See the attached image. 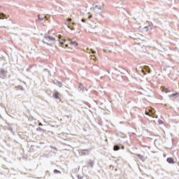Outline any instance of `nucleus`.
Returning <instances> with one entry per match:
<instances>
[{"instance_id":"72a5a7b5","label":"nucleus","mask_w":179,"mask_h":179,"mask_svg":"<svg viewBox=\"0 0 179 179\" xmlns=\"http://www.w3.org/2000/svg\"><path fill=\"white\" fill-rule=\"evenodd\" d=\"M66 47H68V44H66Z\"/></svg>"},{"instance_id":"393cba45","label":"nucleus","mask_w":179,"mask_h":179,"mask_svg":"<svg viewBox=\"0 0 179 179\" xmlns=\"http://www.w3.org/2000/svg\"><path fill=\"white\" fill-rule=\"evenodd\" d=\"M38 17H39V20H44V17H41V16H39Z\"/></svg>"},{"instance_id":"a878e982","label":"nucleus","mask_w":179,"mask_h":179,"mask_svg":"<svg viewBox=\"0 0 179 179\" xmlns=\"http://www.w3.org/2000/svg\"><path fill=\"white\" fill-rule=\"evenodd\" d=\"M162 92H164L165 93H167V89L163 88Z\"/></svg>"},{"instance_id":"cd10ccee","label":"nucleus","mask_w":179,"mask_h":179,"mask_svg":"<svg viewBox=\"0 0 179 179\" xmlns=\"http://www.w3.org/2000/svg\"><path fill=\"white\" fill-rule=\"evenodd\" d=\"M164 71H170V67H167V68L164 69Z\"/></svg>"},{"instance_id":"f3484780","label":"nucleus","mask_w":179,"mask_h":179,"mask_svg":"<svg viewBox=\"0 0 179 179\" xmlns=\"http://www.w3.org/2000/svg\"><path fill=\"white\" fill-rule=\"evenodd\" d=\"M88 163L90 166V167H92V169H93V166H94V162L93 161H90Z\"/></svg>"},{"instance_id":"7c9ffc66","label":"nucleus","mask_w":179,"mask_h":179,"mask_svg":"<svg viewBox=\"0 0 179 179\" xmlns=\"http://www.w3.org/2000/svg\"><path fill=\"white\" fill-rule=\"evenodd\" d=\"M159 124H162V123H163V121L159 120Z\"/></svg>"},{"instance_id":"7ed1b4c3","label":"nucleus","mask_w":179,"mask_h":179,"mask_svg":"<svg viewBox=\"0 0 179 179\" xmlns=\"http://www.w3.org/2000/svg\"><path fill=\"white\" fill-rule=\"evenodd\" d=\"M94 12L96 15H101V13H103V6L95 4L94 6Z\"/></svg>"},{"instance_id":"dca6fc26","label":"nucleus","mask_w":179,"mask_h":179,"mask_svg":"<svg viewBox=\"0 0 179 179\" xmlns=\"http://www.w3.org/2000/svg\"><path fill=\"white\" fill-rule=\"evenodd\" d=\"M137 156L140 159V160H142V162H145V157H143V156L141 155H138Z\"/></svg>"},{"instance_id":"9d476101","label":"nucleus","mask_w":179,"mask_h":179,"mask_svg":"<svg viewBox=\"0 0 179 179\" xmlns=\"http://www.w3.org/2000/svg\"><path fill=\"white\" fill-rule=\"evenodd\" d=\"M87 155H89V150H81V156H87Z\"/></svg>"},{"instance_id":"c756f323","label":"nucleus","mask_w":179,"mask_h":179,"mask_svg":"<svg viewBox=\"0 0 179 179\" xmlns=\"http://www.w3.org/2000/svg\"><path fill=\"white\" fill-rule=\"evenodd\" d=\"M91 51H92V54H96V52L94 51L93 50H91Z\"/></svg>"},{"instance_id":"423d86ee","label":"nucleus","mask_w":179,"mask_h":179,"mask_svg":"<svg viewBox=\"0 0 179 179\" xmlns=\"http://www.w3.org/2000/svg\"><path fill=\"white\" fill-rule=\"evenodd\" d=\"M134 48L136 51H140L141 52H143L146 48L145 45H142L140 43H137L134 45Z\"/></svg>"},{"instance_id":"f8f14e48","label":"nucleus","mask_w":179,"mask_h":179,"mask_svg":"<svg viewBox=\"0 0 179 179\" xmlns=\"http://www.w3.org/2000/svg\"><path fill=\"white\" fill-rule=\"evenodd\" d=\"M99 90L100 93H101V94H102L103 96H105V94H106V90H104V88L100 87L99 88Z\"/></svg>"},{"instance_id":"4468645a","label":"nucleus","mask_w":179,"mask_h":179,"mask_svg":"<svg viewBox=\"0 0 179 179\" xmlns=\"http://www.w3.org/2000/svg\"><path fill=\"white\" fill-rule=\"evenodd\" d=\"M53 97H54L55 99H57V100H59V93L55 92V93L53 94Z\"/></svg>"},{"instance_id":"c85d7f7f","label":"nucleus","mask_w":179,"mask_h":179,"mask_svg":"<svg viewBox=\"0 0 179 179\" xmlns=\"http://www.w3.org/2000/svg\"><path fill=\"white\" fill-rule=\"evenodd\" d=\"M148 29H149V27H145L144 28V29H145L146 31H148Z\"/></svg>"},{"instance_id":"f704fd0d","label":"nucleus","mask_w":179,"mask_h":179,"mask_svg":"<svg viewBox=\"0 0 179 179\" xmlns=\"http://www.w3.org/2000/svg\"><path fill=\"white\" fill-rule=\"evenodd\" d=\"M167 73H170V72H168Z\"/></svg>"},{"instance_id":"39448f33","label":"nucleus","mask_w":179,"mask_h":179,"mask_svg":"<svg viewBox=\"0 0 179 179\" xmlns=\"http://www.w3.org/2000/svg\"><path fill=\"white\" fill-rule=\"evenodd\" d=\"M145 115H148L149 117H152L153 118L156 117V115H155V109L152 108H148L146 109Z\"/></svg>"},{"instance_id":"4be33fe9","label":"nucleus","mask_w":179,"mask_h":179,"mask_svg":"<svg viewBox=\"0 0 179 179\" xmlns=\"http://www.w3.org/2000/svg\"><path fill=\"white\" fill-rule=\"evenodd\" d=\"M137 19H140V20H143L142 14H141L140 16Z\"/></svg>"},{"instance_id":"f257e3e1","label":"nucleus","mask_w":179,"mask_h":179,"mask_svg":"<svg viewBox=\"0 0 179 179\" xmlns=\"http://www.w3.org/2000/svg\"><path fill=\"white\" fill-rule=\"evenodd\" d=\"M90 19H92V15H89L88 19L87 20L83 18L81 22L83 23L86 22L89 24L91 28L90 31H92V33H101V31H103L101 26L99 23H96L93 21H89Z\"/></svg>"},{"instance_id":"20e7f679","label":"nucleus","mask_w":179,"mask_h":179,"mask_svg":"<svg viewBox=\"0 0 179 179\" xmlns=\"http://www.w3.org/2000/svg\"><path fill=\"white\" fill-rule=\"evenodd\" d=\"M137 72H142L143 75H145V72H148V73H150V69L148 66H139L138 69H137Z\"/></svg>"},{"instance_id":"6ab92c4d","label":"nucleus","mask_w":179,"mask_h":179,"mask_svg":"<svg viewBox=\"0 0 179 179\" xmlns=\"http://www.w3.org/2000/svg\"><path fill=\"white\" fill-rule=\"evenodd\" d=\"M71 45H74V47H76V45H78V43H76V41H71Z\"/></svg>"},{"instance_id":"bb28decb","label":"nucleus","mask_w":179,"mask_h":179,"mask_svg":"<svg viewBox=\"0 0 179 179\" xmlns=\"http://www.w3.org/2000/svg\"><path fill=\"white\" fill-rule=\"evenodd\" d=\"M68 29H70L71 30H75V28H73V27L71 28V27H69V26H68Z\"/></svg>"},{"instance_id":"1a4fd4ad","label":"nucleus","mask_w":179,"mask_h":179,"mask_svg":"<svg viewBox=\"0 0 179 179\" xmlns=\"http://www.w3.org/2000/svg\"><path fill=\"white\" fill-rule=\"evenodd\" d=\"M58 38L59 44L62 45V44H64V43L65 42V39H64V37L61 35H59Z\"/></svg>"},{"instance_id":"a211bd4d","label":"nucleus","mask_w":179,"mask_h":179,"mask_svg":"<svg viewBox=\"0 0 179 179\" xmlns=\"http://www.w3.org/2000/svg\"><path fill=\"white\" fill-rule=\"evenodd\" d=\"M113 150H115V152H117V150H120V146L115 145L113 148Z\"/></svg>"},{"instance_id":"9b49d317","label":"nucleus","mask_w":179,"mask_h":179,"mask_svg":"<svg viewBox=\"0 0 179 179\" xmlns=\"http://www.w3.org/2000/svg\"><path fill=\"white\" fill-rule=\"evenodd\" d=\"M167 162L169 163L170 164H174V159L171 157H169L166 159Z\"/></svg>"},{"instance_id":"f03ea898","label":"nucleus","mask_w":179,"mask_h":179,"mask_svg":"<svg viewBox=\"0 0 179 179\" xmlns=\"http://www.w3.org/2000/svg\"><path fill=\"white\" fill-rule=\"evenodd\" d=\"M50 41H55V37H53L48 34H45L43 37V43H44V44H47V45L52 47V44L50 43Z\"/></svg>"},{"instance_id":"2f4dec72","label":"nucleus","mask_w":179,"mask_h":179,"mask_svg":"<svg viewBox=\"0 0 179 179\" xmlns=\"http://www.w3.org/2000/svg\"><path fill=\"white\" fill-rule=\"evenodd\" d=\"M38 125H39V127H43L42 123H39Z\"/></svg>"},{"instance_id":"0eeeda50","label":"nucleus","mask_w":179,"mask_h":179,"mask_svg":"<svg viewBox=\"0 0 179 179\" xmlns=\"http://www.w3.org/2000/svg\"><path fill=\"white\" fill-rule=\"evenodd\" d=\"M143 94L144 96H146V97H152V96H153V92L148 88L147 90L144 91Z\"/></svg>"},{"instance_id":"b1692460","label":"nucleus","mask_w":179,"mask_h":179,"mask_svg":"<svg viewBox=\"0 0 179 179\" xmlns=\"http://www.w3.org/2000/svg\"><path fill=\"white\" fill-rule=\"evenodd\" d=\"M176 94H178V93L172 94L171 95L169 96V97H174V96H176Z\"/></svg>"},{"instance_id":"412c9836","label":"nucleus","mask_w":179,"mask_h":179,"mask_svg":"<svg viewBox=\"0 0 179 179\" xmlns=\"http://www.w3.org/2000/svg\"><path fill=\"white\" fill-rule=\"evenodd\" d=\"M54 173H55V174H61V171H58L57 169L54 170Z\"/></svg>"},{"instance_id":"aec40b11","label":"nucleus","mask_w":179,"mask_h":179,"mask_svg":"<svg viewBox=\"0 0 179 179\" xmlns=\"http://www.w3.org/2000/svg\"><path fill=\"white\" fill-rule=\"evenodd\" d=\"M3 17H6V15H5V14H3V13H1L0 14V19H3Z\"/></svg>"},{"instance_id":"2eb2a0df","label":"nucleus","mask_w":179,"mask_h":179,"mask_svg":"<svg viewBox=\"0 0 179 179\" xmlns=\"http://www.w3.org/2000/svg\"><path fill=\"white\" fill-rule=\"evenodd\" d=\"M120 73H123L124 75H125L126 73H128V71L124 69H122L120 71Z\"/></svg>"},{"instance_id":"473e14b6","label":"nucleus","mask_w":179,"mask_h":179,"mask_svg":"<svg viewBox=\"0 0 179 179\" xmlns=\"http://www.w3.org/2000/svg\"><path fill=\"white\" fill-rule=\"evenodd\" d=\"M103 51H104V52H107L108 50L104 49Z\"/></svg>"},{"instance_id":"6e6552de","label":"nucleus","mask_w":179,"mask_h":179,"mask_svg":"<svg viewBox=\"0 0 179 179\" xmlns=\"http://www.w3.org/2000/svg\"><path fill=\"white\" fill-rule=\"evenodd\" d=\"M8 75V71L1 69L0 71V78L1 79H5L6 78V76Z\"/></svg>"},{"instance_id":"5701e85b","label":"nucleus","mask_w":179,"mask_h":179,"mask_svg":"<svg viewBox=\"0 0 179 179\" xmlns=\"http://www.w3.org/2000/svg\"><path fill=\"white\" fill-rule=\"evenodd\" d=\"M71 22H72V19L71 18H69L68 19L67 24H69L71 23Z\"/></svg>"},{"instance_id":"ddd939ff","label":"nucleus","mask_w":179,"mask_h":179,"mask_svg":"<svg viewBox=\"0 0 179 179\" xmlns=\"http://www.w3.org/2000/svg\"><path fill=\"white\" fill-rule=\"evenodd\" d=\"M55 85L57 86H59V87H62V83L58 80H55L54 81Z\"/></svg>"}]
</instances>
